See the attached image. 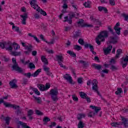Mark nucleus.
Returning a JSON list of instances; mask_svg holds the SVG:
<instances>
[{
	"instance_id": "f257e3e1",
	"label": "nucleus",
	"mask_w": 128,
	"mask_h": 128,
	"mask_svg": "<svg viewBox=\"0 0 128 128\" xmlns=\"http://www.w3.org/2000/svg\"><path fill=\"white\" fill-rule=\"evenodd\" d=\"M106 38H108V31L103 30L100 32L96 38L97 44H98V46H100V42H104Z\"/></svg>"
},
{
	"instance_id": "f03ea898",
	"label": "nucleus",
	"mask_w": 128,
	"mask_h": 128,
	"mask_svg": "<svg viewBox=\"0 0 128 128\" xmlns=\"http://www.w3.org/2000/svg\"><path fill=\"white\" fill-rule=\"evenodd\" d=\"M90 108H92V110H94L95 112H94L93 111H90L89 112V113L88 114V116L89 118H94V116H102V112H100L98 114V112L102 110V108L100 107H98L96 106H90Z\"/></svg>"
},
{
	"instance_id": "7ed1b4c3",
	"label": "nucleus",
	"mask_w": 128,
	"mask_h": 128,
	"mask_svg": "<svg viewBox=\"0 0 128 128\" xmlns=\"http://www.w3.org/2000/svg\"><path fill=\"white\" fill-rule=\"evenodd\" d=\"M49 94L52 100L54 102V104H56L58 100V90L57 88L51 89Z\"/></svg>"
},
{
	"instance_id": "20e7f679",
	"label": "nucleus",
	"mask_w": 128,
	"mask_h": 128,
	"mask_svg": "<svg viewBox=\"0 0 128 128\" xmlns=\"http://www.w3.org/2000/svg\"><path fill=\"white\" fill-rule=\"evenodd\" d=\"M21 44L22 46H24V48H26V50H28L27 51H24V54H27L28 56L30 55V54L32 52L34 48V46H32V45L30 44L28 46H26V43L24 42H21Z\"/></svg>"
},
{
	"instance_id": "39448f33",
	"label": "nucleus",
	"mask_w": 128,
	"mask_h": 128,
	"mask_svg": "<svg viewBox=\"0 0 128 128\" xmlns=\"http://www.w3.org/2000/svg\"><path fill=\"white\" fill-rule=\"evenodd\" d=\"M118 36H110L108 38V44H118Z\"/></svg>"
},
{
	"instance_id": "423d86ee",
	"label": "nucleus",
	"mask_w": 128,
	"mask_h": 128,
	"mask_svg": "<svg viewBox=\"0 0 128 128\" xmlns=\"http://www.w3.org/2000/svg\"><path fill=\"white\" fill-rule=\"evenodd\" d=\"M84 20L82 19H79L78 21L77 22V24L81 26V28H92L94 26L92 24H86L84 23Z\"/></svg>"
},
{
	"instance_id": "0eeeda50",
	"label": "nucleus",
	"mask_w": 128,
	"mask_h": 128,
	"mask_svg": "<svg viewBox=\"0 0 128 128\" xmlns=\"http://www.w3.org/2000/svg\"><path fill=\"white\" fill-rule=\"evenodd\" d=\"M12 70H15L19 74H22V72H24L22 68L19 67L18 64H13L12 66Z\"/></svg>"
},
{
	"instance_id": "6e6552de",
	"label": "nucleus",
	"mask_w": 128,
	"mask_h": 128,
	"mask_svg": "<svg viewBox=\"0 0 128 128\" xmlns=\"http://www.w3.org/2000/svg\"><path fill=\"white\" fill-rule=\"evenodd\" d=\"M5 48L6 50H8V52H12V43L10 41H8V42H5Z\"/></svg>"
},
{
	"instance_id": "1a4fd4ad",
	"label": "nucleus",
	"mask_w": 128,
	"mask_h": 128,
	"mask_svg": "<svg viewBox=\"0 0 128 128\" xmlns=\"http://www.w3.org/2000/svg\"><path fill=\"white\" fill-rule=\"evenodd\" d=\"M16 84V80L14 79L10 81L9 82V84L11 88H18V86Z\"/></svg>"
},
{
	"instance_id": "9d476101",
	"label": "nucleus",
	"mask_w": 128,
	"mask_h": 128,
	"mask_svg": "<svg viewBox=\"0 0 128 128\" xmlns=\"http://www.w3.org/2000/svg\"><path fill=\"white\" fill-rule=\"evenodd\" d=\"M4 104L6 108H14V110H16L18 108H20V106L12 104L6 102H4Z\"/></svg>"
},
{
	"instance_id": "9b49d317",
	"label": "nucleus",
	"mask_w": 128,
	"mask_h": 128,
	"mask_svg": "<svg viewBox=\"0 0 128 128\" xmlns=\"http://www.w3.org/2000/svg\"><path fill=\"white\" fill-rule=\"evenodd\" d=\"M68 15L70 16L69 18L68 16L64 17V22H68L70 24H72V17L70 14H68Z\"/></svg>"
},
{
	"instance_id": "f8f14e48",
	"label": "nucleus",
	"mask_w": 128,
	"mask_h": 128,
	"mask_svg": "<svg viewBox=\"0 0 128 128\" xmlns=\"http://www.w3.org/2000/svg\"><path fill=\"white\" fill-rule=\"evenodd\" d=\"M63 78L64 80H66L67 82H68L70 84H72V76H70L68 74H66L64 75Z\"/></svg>"
},
{
	"instance_id": "ddd939ff",
	"label": "nucleus",
	"mask_w": 128,
	"mask_h": 128,
	"mask_svg": "<svg viewBox=\"0 0 128 128\" xmlns=\"http://www.w3.org/2000/svg\"><path fill=\"white\" fill-rule=\"evenodd\" d=\"M20 18H22V24H26V19L28 18V13H24V15H20Z\"/></svg>"
},
{
	"instance_id": "4468645a",
	"label": "nucleus",
	"mask_w": 128,
	"mask_h": 128,
	"mask_svg": "<svg viewBox=\"0 0 128 128\" xmlns=\"http://www.w3.org/2000/svg\"><path fill=\"white\" fill-rule=\"evenodd\" d=\"M112 45H108V48L106 49H103L104 50V54H108L112 51Z\"/></svg>"
},
{
	"instance_id": "2eb2a0df",
	"label": "nucleus",
	"mask_w": 128,
	"mask_h": 128,
	"mask_svg": "<svg viewBox=\"0 0 128 128\" xmlns=\"http://www.w3.org/2000/svg\"><path fill=\"white\" fill-rule=\"evenodd\" d=\"M56 58L59 64H62V63L64 62V57L62 56L56 55Z\"/></svg>"
},
{
	"instance_id": "dca6fc26",
	"label": "nucleus",
	"mask_w": 128,
	"mask_h": 128,
	"mask_svg": "<svg viewBox=\"0 0 128 128\" xmlns=\"http://www.w3.org/2000/svg\"><path fill=\"white\" fill-rule=\"evenodd\" d=\"M122 120L123 121L122 122V124H124V126L125 128H128V120L126 118H125L124 117L121 116Z\"/></svg>"
},
{
	"instance_id": "f3484780",
	"label": "nucleus",
	"mask_w": 128,
	"mask_h": 128,
	"mask_svg": "<svg viewBox=\"0 0 128 128\" xmlns=\"http://www.w3.org/2000/svg\"><path fill=\"white\" fill-rule=\"evenodd\" d=\"M32 114H34V110H30L28 112L27 116L30 120H32L34 119V117H32Z\"/></svg>"
},
{
	"instance_id": "a211bd4d",
	"label": "nucleus",
	"mask_w": 128,
	"mask_h": 128,
	"mask_svg": "<svg viewBox=\"0 0 128 128\" xmlns=\"http://www.w3.org/2000/svg\"><path fill=\"white\" fill-rule=\"evenodd\" d=\"M30 90H32V92H34L36 94H37V96H40V91H38V88L30 86Z\"/></svg>"
},
{
	"instance_id": "6ab92c4d",
	"label": "nucleus",
	"mask_w": 128,
	"mask_h": 128,
	"mask_svg": "<svg viewBox=\"0 0 128 128\" xmlns=\"http://www.w3.org/2000/svg\"><path fill=\"white\" fill-rule=\"evenodd\" d=\"M98 10L99 12H104L105 14H108V8L104 6H100L98 7Z\"/></svg>"
},
{
	"instance_id": "aec40b11",
	"label": "nucleus",
	"mask_w": 128,
	"mask_h": 128,
	"mask_svg": "<svg viewBox=\"0 0 128 128\" xmlns=\"http://www.w3.org/2000/svg\"><path fill=\"white\" fill-rule=\"evenodd\" d=\"M42 72V68H39L33 74H32V76H34V78H36L40 74V73Z\"/></svg>"
},
{
	"instance_id": "412c9836",
	"label": "nucleus",
	"mask_w": 128,
	"mask_h": 128,
	"mask_svg": "<svg viewBox=\"0 0 128 128\" xmlns=\"http://www.w3.org/2000/svg\"><path fill=\"white\" fill-rule=\"evenodd\" d=\"M12 29L14 30L15 32H18L20 36H22V31L20 30L19 27L14 26H12Z\"/></svg>"
},
{
	"instance_id": "4be33fe9",
	"label": "nucleus",
	"mask_w": 128,
	"mask_h": 128,
	"mask_svg": "<svg viewBox=\"0 0 128 128\" xmlns=\"http://www.w3.org/2000/svg\"><path fill=\"white\" fill-rule=\"evenodd\" d=\"M48 122H50V118L46 116H44L43 118V124L44 126L48 124Z\"/></svg>"
},
{
	"instance_id": "5701e85b",
	"label": "nucleus",
	"mask_w": 128,
	"mask_h": 128,
	"mask_svg": "<svg viewBox=\"0 0 128 128\" xmlns=\"http://www.w3.org/2000/svg\"><path fill=\"white\" fill-rule=\"evenodd\" d=\"M26 60L24 59V58L23 59H20V62H22V64H34V63L32 62H30V60H28L27 61H26V62H24V61Z\"/></svg>"
},
{
	"instance_id": "b1692460",
	"label": "nucleus",
	"mask_w": 128,
	"mask_h": 128,
	"mask_svg": "<svg viewBox=\"0 0 128 128\" xmlns=\"http://www.w3.org/2000/svg\"><path fill=\"white\" fill-rule=\"evenodd\" d=\"M37 86H38V88L39 90L41 92H44V90H46V88H45L44 85L42 84H38Z\"/></svg>"
},
{
	"instance_id": "393cba45",
	"label": "nucleus",
	"mask_w": 128,
	"mask_h": 128,
	"mask_svg": "<svg viewBox=\"0 0 128 128\" xmlns=\"http://www.w3.org/2000/svg\"><path fill=\"white\" fill-rule=\"evenodd\" d=\"M122 53V49H118L116 51V54L115 56V58H120V54Z\"/></svg>"
},
{
	"instance_id": "a878e982",
	"label": "nucleus",
	"mask_w": 128,
	"mask_h": 128,
	"mask_svg": "<svg viewBox=\"0 0 128 128\" xmlns=\"http://www.w3.org/2000/svg\"><path fill=\"white\" fill-rule=\"evenodd\" d=\"M92 90L94 92H98V84L96 83H92Z\"/></svg>"
},
{
	"instance_id": "bb28decb",
	"label": "nucleus",
	"mask_w": 128,
	"mask_h": 128,
	"mask_svg": "<svg viewBox=\"0 0 128 128\" xmlns=\"http://www.w3.org/2000/svg\"><path fill=\"white\" fill-rule=\"evenodd\" d=\"M41 60H42L44 64H48V59L46 58V56H42Z\"/></svg>"
},
{
	"instance_id": "cd10ccee",
	"label": "nucleus",
	"mask_w": 128,
	"mask_h": 128,
	"mask_svg": "<svg viewBox=\"0 0 128 128\" xmlns=\"http://www.w3.org/2000/svg\"><path fill=\"white\" fill-rule=\"evenodd\" d=\"M85 124L82 122V120H80L78 123V128H84Z\"/></svg>"
},
{
	"instance_id": "c85d7f7f",
	"label": "nucleus",
	"mask_w": 128,
	"mask_h": 128,
	"mask_svg": "<svg viewBox=\"0 0 128 128\" xmlns=\"http://www.w3.org/2000/svg\"><path fill=\"white\" fill-rule=\"evenodd\" d=\"M34 18H35V20H39V18H40V14L39 12H37L36 13H34Z\"/></svg>"
},
{
	"instance_id": "c756f323",
	"label": "nucleus",
	"mask_w": 128,
	"mask_h": 128,
	"mask_svg": "<svg viewBox=\"0 0 128 128\" xmlns=\"http://www.w3.org/2000/svg\"><path fill=\"white\" fill-rule=\"evenodd\" d=\"M15 111V114H16L17 116H20V114H22V110H20V107L19 106V108H18Z\"/></svg>"
},
{
	"instance_id": "7c9ffc66",
	"label": "nucleus",
	"mask_w": 128,
	"mask_h": 128,
	"mask_svg": "<svg viewBox=\"0 0 128 128\" xmlns=\"http://www.w3.org/2000/svg\"><path fill=\"white\" fill-rule=\"evenodd\" d=\"M92 4V2L90 0H88L87 2H85L84 4V6L85 8H90V4Z\"/></svg>"
},
{
	"instance_id": "2f4dec72",
	"label": "nucleus",
	"mask_w": 128,
	"mask_h": 128,
	"mask_svg": "<svg viewBox=\"0 0 128 128\" xmlns=\"http://www.w3.org/2000/svg\"><path fill=\"white\" fill-rule=\"evenodd\" d=\"M12 46L13 48H14V50H18V49L20 48V46L18 44L16 43V42H14L12 44Z\"/></svg>"
},
{
	"instance_id": "473e14b6",
	"label": "nucleus",
	"mask_w": 128,
	"mask_h": 128,
	"mask_svg": "<svg viewBox=\"0 0 128 128\" xmlns=\"http://www.w3.org/2000/svg\"><path fill=\"white\" fill-rule=\"evenodd\" d=\"M111 126H112L116 127L118 126H122V123L120 122H113L111 123Z\"/></svg>"
},
{
	"instance_id": "72a5a7b5",
	"label": "nucleus",
	"mask_w": 128,
	"mask_h": 128,
	"mask_svg": "<svg viewBox=\"0 0 128 128\" xmlns=\"http://www.w3.org/2000/svg\"><path fill=\"white\" fill-rule=\"evenodd\" d=\"M67 54H70V56H72V58H76V55L72 51L68 50L67 51Z\"/></svg>"
},
{
	"instance_id": "f704fd0d",
	"label": "nucleus",
	"mask_w": 128,
	"mask_h": 128,
	"mask_svg": "<svg viewBox=\"0 0 128 128\" xmlns=\"http://www.w3.org/2000/svg\"><path fill=\"white\" fill-rule=\"evenodd\" d=\"M84 46L85 48H90V50H92V48H94V46L92 45H91L90 44H88L86 43L84 44Z\"/></svg>"
},
{
	"instance_id": "c9c22d12",
	"label": "nucleus",
	"mask_w": 128,
	"mask_h": 128,
	"mask_svg": "<svg viewBox=\"0 0 128 128\" xmlns=\"http://www.w3.org/2000/svg\"><path fill=\"white\" fill-rule=\"evenodd\" d=\"M92 66L93 68H94L95 70H102V68L101 65L93 64V65H92Z\"/></svg>"
},
{
	"instance_id": "e433bc0d",
	"label": "nucleus",
	"mask_w": 128,
	"mask_h": 128,
	"mask_svg": "<svg viewBox=\"0 0 128 128\" xmlns=\"http://www.w3.org/2000/svg\"><path fill=\"white\" fill-rule=\"evenodd\" d=\"M74 50H78V52L80 50H82V46L78 45V44H76L74 46Z\"/></svg>"
},
{
	"instance_id": "4c0bfd02",
	"label": "nucleus",
	"mask_w": 128,
	"mask_h": 128,
	"mask_svg": "<svg viewBox=\"0 0 128 128\" xmlns=\"http://www.w3.org/2000/svg\"><path fill=\"white\" fill-rule=\"evenodd\" d=\"M82 118H86V114H80L78 115L77 119L78 120H82Z\"/></svg>"
},
{
	"instance_id": "58836bf2",
	"label": "nucleus",
	"mask_w": 128,
	"mask_h": 128,
	"mask_svg": "<svg viewBox=\"0 0 128 128\" xmlns=\"http://www.w3.org/2000/svg\"><path fill=\"white\" fill-rule=\"evenodd\" d=\"M80 36V32H76L73 36L74 38H78Z\"/></svg>"
},
{
	"instance_id": "ea45409f",
	"label": "nucleus",
	"mask_w": 128,
	"mask_h": 128,
	"mask_svg": "<svg viewBox=\"0 0 128 128\" xmlns=\"http://www.w3.org/2000/svg\"><path fill=\"white\" fill-rule=\"evenodd\" d=\"M108 32H110L113 36H114L116 34V32H114V29L112 28V26H108Z\"/></svg>"
},
{
	"instance_id": "a19ab883",
	"label": "nucleus",
	"mask_w": 128,
	"mask_h": 128,
	"mask_svg": "<svg viewBox=\"0 0 128 128\" xmlns=\"http://www.w3.org/2000/svg\"><path fill=\"white\" fill-rule=\"evenodd\" d=\"M80 96L82 98L85 99L88 96V94H86L84 92H80Z\"/></svg>"
},
{
	"instance_id": "79ce46f5",
	"label": "nucleus",
	"mask_w": 128,
	"mask_h": 128,
	"mask_svg": "<svg viewBox=\"0 0 128 128\" xmlns=\"http://www.w3.org/2000/svg\"><path fill=\"white\" fill-rule=\"evenodd\" d=\"M33 98L36 100L38 104H42V98L40 97H36V96H33Z\"/></svg>"
},
{
	"instance_id": "37998d69",
	"label": "nucleus",
	"mask_w": 128,
	"mask_h": 128,
	"mask_svg": "<svg viewBox=\"0 0 128 128\" xmlns=\"http://www.w3.org/2000/svg\"><path fill=\"white\" fill-rule=\"evenodd\" d=\"M122 92V89L120 88H118L117 89V91L115 92L116 94L118 95L120 94Z\"/></svg>"
},
{
	"instance_id": "c03bdc74",
	"label": "nucleus",
	"mask_w": 128,
	"mask_h": 128,
	"mask_svg": "<svg viewBox=\"0 0 128 128\" xmlns=\"http://www.w3.org/2000/svg\"><path fill=\"white\" fill-rule=\"evenodd\" d=\"M122 62H124V64H128V56H126L124 58L123 57Z\"/></svg>"
},
{
	"instance_id": "a18cd8bd",
	"label": "nucleus",
	"mask_w": 128,
	"mask_h": 128,
	"mask_svg": "<svg viewBox=\"0 0 128 128\" xmlns=\"http://www.w3.org/2000/svg\"><path fill=\"white\" fill-rule=\"evenodd\" d=\"M12 54L14 56H20V54H22V53L20 52H12Z\"/></svg>"
},
{
	"instance_id": "49530a36",
	"label": "nucleus",
	"mask_w": 128,
	"mask_h": 128,
	"mask_svg": "<svg viewBox=\"0 0 128 128\" xmlns=\"http://www.w3.org/2000/svg\"><path fill=\"white\" fill-rule=\"evenodd\" d=\"M93 22L94 24H98V26H100V24H102V22H100L98 19H95Z\"/></svg>"
},
{
	"instance_id": "de8ad7c7",
	"label": "nucleus",
	"mask_w": 128,
	"mask_h": 128,
	"mask_svg": "<svg viewBox=\"0 0 128 128\" xmlns=\"http://www.w3.org/2000/svg\"><path fill=\"white\" fill-rule=\"evenodd\" d=\"M116 60H118V58H116V57H114V58H112L109 62H110V64H114L116 62Z\"/></svg>"
},
{
	"instance_id": "09e8293b",
	"label": "nucleus",
	"mask_w": 128,
	"mask_h": 128,
	"mask_svg": "<svg viewBox=\"0 0 128 128\" xmlns=\"http://www.w3.org/2000/svg\"><path fill=\"white\" fill-rule=\"evenodd\" d=\"M4 120L6 121V124L8 126V124H10V118L7 116L5 118Z\"/></svg>"
},
{
	"instance_id": "8fccbe9b",
	"label": "nucleus",
	"mask_w": 128,
	"mask_h": 128,
	"mask_svg": "<svg viewBox=\"0 0 128 128\" xmlns=\"http://www.w3.org/2000/svg\"><path fill=\"white\" fill-rule=\"evenodd\" d=\"M78 44H81V46L84 45V39H82V38H80L78 40Z\"/></svg>"
},
{
	"instance_id": "3c124183",
	"label": "nucleus",
	"mask_w": 128,
	"mask_h": 128,
	"mask_svg": "<svg viewBox=\"0 0 128 128\" xmlns=\"http://www.w3.org/2000/svg\"><path fill=\"white\" fill-rule=\"evenodd\" d=\"M122 16H123V18H124V20H126V22H128V15L124 13L122 14Z\"/></svg>"
},
{
	"instance_id": "603ef678",
	"label": "nucleus",
	"mask_w": 128,
	"mask_h": 128,
	"mask_svg": "<svg viewBox=\"0 0 128 128\" xmlns=\"http://www.w3.org/2000/svg\"><path fill=\"white\" fill-rule=\"evenodd\" d=\"M110 68L112 70V72H114V70H118V68L117 66H114V65H112Z\"/></svg>"
},
{
	"instance_id": "864d4df0",
	"label": "nucleus",
	"mask_w": 128,
	"mask_h": 128,
	"mask_svg": "<svg viewBox=\"0 0 128 128\" xmlns=\"http://www.w3.org/2000/svg\"><path fill=\"white\" fill-rule=\"evenodd\" d=\"M120 30H122V28L118 27V28L115 30L116 34H117L118 36H120Z\"/></svg>"
},
{
	"instance_id": "5fc2aeb1",
	"label": "nucleus",
	"mask_w": 128,
	"mask_h": 128,
	"mask_svg": "<svg viewBox=\"0 0 128 128\" xmlns=\"http://www.w3.org/2000/svg\"><path fill=\"white\" fill-rule=\"evenodd\" d=\"M36 114L38 116H44V113L42 112H40V110H36Z\"/></svg>"
},
{
	"instance_id": "6e6d98bb",
	"label": "nucleus",
	"mask_w": 128,
	"mask_h": 128,
	"mask_svg": "<svg viewBox=\"0 0 128 128\" xmlns=\"http://www.w3.org/2000/svg\"><path fill=\"white\" fill-rule=\"evenodd\" d=\"M43 70L44 72H47L50 71V68L47 66H46L45 65H44L43 66Z\"/></svg>"
},
{
	"instance_id": "4d7b16f0",
	"label": "nucleus",
	"mask_w": 128,
	"mask_h": 128,
	"mask_svg": "<svg viewBox=\"0 0 128 128\" xmlns=\"http://www.w3.org/2000/svg\"><path fill=\"white\" fill-rule=\"evenodd\" d=\"M78 62L81 64H88V62H86V61H84L82 60H78Z\"/></svg>"
},
{
	"instance_id": "13d9d810",
	"label": "nucleus",
	"mask_w": 128,
	"mask_h": 128,
	"mask_svg": "<svg viewBox=\"0 0 128 128\" xmlns=\"http://www.w3.org/2000/svg\"><path fill=\"white\" fill-rule=\"evenodd\" d=\"M40 40H43V42H48V41L44 39V36L42 34H41L40 35Z\"/></svg>"
},
{
	"instance_id": "bf43d9fd",
	"label": "nucleus",
	"mask_w": 128,
	"mask_h": 128,
	"mask_svg": "<svg viewBox=\"0 0 128 128\" xmlns=\"http://www.w3.org/2000/svg\"><path fill=\"white\" fill-rule=\"evenodd\" d=\"M28 78H23V82L22 83V84L23 86H26V84H28Z\"/></svg>"
},
{
	"instance_id": "052dcab7",
	"label": "nucleus",
	"mask_w": 128,
	"mask_h": 128,
	"mask_svg": "<svg viewBox=\"0 0 128 128\" xmlns=\"http://www.w3.org/2000/svg\"><path fill=\"white\" fill-rule=\"evenodd\" d=\"M72 98L73 100H74V102L78 101V98L74 94L72 95Z\"/></svg>"
},
{
	"instance_id": "680f3d73",
	"label": "nucleus",
	"mask_w": 128,
	"mask_h": 128,
	"mask_svg": "<svg viewBox=\"0 0 128 128\" xmlns=\"http://www.w3.org/2000/svg\"><path fill=\"white\" fill-rule=\"evenodd\" d=\"M24 76H27V78H30V76H32V73L30 72H28V73H24Z\"/></svg>"
},
{
	"instance_id": "e2e57ef3",
	"label": "nucleus",
	"mask_w": 128,
	"mask_h": 128,
	"mask_svg": "<svg viewBox=\"0 0 128 128\" xmlns=\"http://www.w3.org/2000/svg\"><path fill=\"white\" fill-rule=\"evenodd\" d=\"M109 4H110L112 6L116 5V2H114V0H109Z\"/></svg>"
},
{
	"instance_id": "0e129e2a",
	"label": "nucleus",
	"mask_w": 128,
	"mask_h": 128,
	"mask_svg": "<svg viewBox=\"0 0 128 128\" xmlns=\"http://www.w3.org/2000/svg\"><path fill=\"white\" fill-rule=\"evenodd\" d=\"M40 14H42V16H46V12L42 10V9H40Z\"/></svg>"
},
{
	"instance_id": "69168bd1",
	"label": "nucleus",
	"mask_w": 128,
	"mask_h": 128,
	"mask_svg": "<svg viewBox=\"0 0 128 128\" xmlns=\"http://www.w3.org/2000/svg\"><path fill=\"white\" fill-rule=\"evenodd\" d=\"M46 74L47 76H51V78H54V75H52V73L50 72V70L46 72Z\"/></svg>"
},
{
	"instance_id": "338daca9",
	"label": "nucleus",
	"mask_w": 128,
	"mask_h": 128,
	"mask_svg": "<svg viewBox=\"0 0 128 128\" xmlns=\"http://www.w3.org/2000/svg\"><path fill=\"white\" fill-rule=\"evenodd\" d=\"M50 88V83H46L45 86V90H48Z\"/></svg>"
},
{
	"instance_id": "774afa93",
	"label": "nucleus",
	"mask_w": 128,
	"mask_h": 128,
	"mask_svg": "<svg viewBox=\"0 0 128 128\" xmlns=\"http://www.w3.org/2000/svg\"><path fill=\"white\" fill-rule=\"evenodd\" d=\"M56 126V122H52L51 124L48 126L50 127V128H52L53 126Z\"/></svg>"
}]
</instances>
